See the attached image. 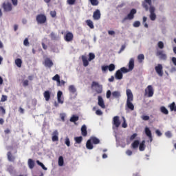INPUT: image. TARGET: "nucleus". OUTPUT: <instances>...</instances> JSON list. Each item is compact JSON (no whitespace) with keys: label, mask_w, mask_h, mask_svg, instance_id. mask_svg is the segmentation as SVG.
<instances>
[{"label":"nucleus","mask_w":176,"mask_h":176,"mask_svg":"<svg viewBox=\"0 0 176 176\" xmlns=\"http://www.w3.org/2000/svg\"><path fill=\"white\" fill-rule=\"evenodd\" d=\"M91 142H91L90 139L87 141V143H86L87 149L91 150L93 149V148H94V146H93V143Z\"/></svg>","instance_id":"b1692460"},{"label":"nucleus","mask_w":176,"mask_h":176,"mask_svg":"<svg viewBox=\"0 0 176 176\" xmlns=\"http://www.w3.org/2000/svg\"><path fill=\"white\" fill-rule=\"evenodd\" d=\"M113 98H119L120 97V92L119 91H115L111 93Z\"/></svg>","instance_id":"a878e982"},{"label":"nucleus","mask_w":176,"mask_h":176,"mask_svg":"<svg viewBox=\"0 0 176 176\" xmlns=\"http://www.w3.org/2000/svg\"><path fill=\"white\" fill-rule=\"evenodd\" d=\"M138 63H142V61L145 60V56L142 54H139L138 56Z\"/></svg>","instance_id":"2f4dec72"},{"label":"nucleus","mask_w":176,"mask_h":176,"mask_svg":"<svg viewBox=\"0 0 176 176\" xmlns=\"http://www.w3.org/2000/svg\"><path fill=\"white\" fill-rule=\"evenodd\" d=\"M111 96H112L111 90H108L106 94L107 98H111Z\"/></svg>","instance_id":"603ef678"},{"label":"nucleus","mask_w":176,"mask_h":176,"mask_svg":"<svg viewBox=\"0 0 176 176\" xmlns=\"http://www.w3.org/2000/svg\"><path fill=\"white\" fill-rule=\"evenodd\" d=\"M172 62L174 64V65L176 67V58L175 57L172 58Z\"/></svg>","instance_id":"774afa93"},{"label":"nucleus","mask_w":176,"mask_h":176,"mask_svg":"<svg viewBox=\"0 0 176 176\" xmlns=\"http://www.w3.org/2000/svg\"><path fill=\"white\" fill-rule=\"evenodd\" d=\"M12 1V5L14 6H17V5H18V1H17V0H11Z\"/></svg>","instance_id":"e2e57ef3"},{"label":"nucleus","mask_w":176,"mask_h":176,"mask_svg":"<svg viewBox=\"0 0 176 176\" xmlns=\"http://www.w3.org/2000/svg\"><path fill=\"white\" fill-rule=\"evenodd\" d=\"M108 68H109V71L110 72H112V71H115V65H113V63L110 64L109 66H108Z\"/></svg>","instance_id":"a19ab883"},{"label":"nucleus","mask_w":176,"mask_h":176,"mask_svg":"<svg viewBox=\"0 0 176 176\" xmlns=\"http://www.w3.org/2000/svg\"><path fill=\"white\" fill-rule=\"evenodd\" d=\"M50 15H51L52 17H56V16H57V13L56 12V11H51V12H50Z\"/></svg>","instance_id":"4d7b16f0"},{"label":"nucleus","mask_w":176,"mask_h":176,"mask_svg":"<svg viewBox=\"0 0 176 176\" xmlns=\"http://www.w3.org/2000/svg\"><path fill=\"white\" fill-rule=\"evenodd\" d=\"M91 87L92 89L93 87L95 88V91L98 94H101V93H102V85H100L98 82L95 81L92 82Z\"/></svg>","instance_id":"20e7f679"},{"label":"nucleus","mask_w":176,"mask_h":176,"mask_svg":"<svg viewBox=\"0 0 176 176\" xmlns=\"http://www.w3.org/2000/svg\"><path fill=\"white\" fill-rule=\"evenodd\" d=\"M58 164V166H60V167H62V166H64V158L63 157V156L59 157Z\"/></svg>","instance_id":"473e14b6"},{"label":"nucleus","mask_w":176,"mask_h":176,"mask_svg":"<svg viewBox=\"0 0 176 176\" xmlns=\"http://www.w3.org/2000/svg\"><path fill=\"white\" fill-rule=\"evenodd\" d=\"M155 69L159 76H163V65L162 64H158L155 66Z\"/></svg>","instance_id":"9d476101"},{"label":"nucleus","mask_w":176,"mask_h":176,"mask_svg":"<svg viewBox=\"0 0 176 176\" xmlns=\"http://www.w3.org/2000/svg\"><path fill=\"white\" fill-rule=\"evenodd\" d=\"M165 135H166L168 138H171V137H172L171 132L167 131V132L165 133Z\"/></svg>","instance_id":"6e6d98bb"},{"label":"nucleus","mask_w":176,"mask_h":176,"mask_svg":"<svg viewBox=\"0 0 176 176\" xmlns=\"http://www.w3.org/2000/svg\"><path fill=\"white\" fill-rule=\"evenodd\" d=\"M93 6H97L98 5V0H89Z\"/></svg>","instance_id":"c03bdc74"},{"label":"nucleus","mask_w":176,"mask_h":176,"mask_svg":"<svg viewBox=\"0 0 176 176\" xmlns=\"http://www.w3.org/2000/svg\"><path fill=\"white\" fill-rule=\"evenodd\" d=\"M52 140L53 141V142H56V141H58V131H54L53 132Z\"/></svg>","instance_id":"dca6fc26"},{"label":"nucleus","mask_w":176,"mask_h":176,"mask_svg":"<svg viewBox=\"0 0 176 176\" xmlns=\"http://www.w3.org/2000/svg\"><path fill=\"white\" fill-rule=\"evenodd\" d=\"M8 96L3 95L1 99V102H5V101H7Z\"/></svg>","instance_id":"864d4df0"},{"label":"nucleus","mask_w":176,"mask_h":176,"mask_svg":"<svg viewBox=\"0 0 176 176\" xmlns=\"http://www.w3.org/2000/svg\"><path fill=\"white\" fill-rule=\"evenodd\" d=\"M168 108H170V111H176L175 102H173L170 104H169Z\"/></svg>","instance_id":"f704fd0d"},{"label":"nucleus","mask_w":176,"mask_h":176,"mask_svg":"<svg viewBox=\"0 0 176 176\" xmlns=\"http://www.w3.org/2000/svg\"><path fill=\"white\" fill-rule=\"evenodd\" d=\"M86 23H87V25H88V27H89V28H91V30L94 28V24L93 23V21L90 19L87 20Z\"/></svg>","instance_id":"7c9ffc66"},{"label":"nucleus","mask_w":176,"mask_h":176,"mask_svg":"<svg viewBox=\"0 0 176 176\" xmlns=\"http://www.w3.org/2000/svg\"><path fill=\"white\" fill-rule=\"evenodd\" d=\"M23 86H24V87H27V86H28V80H25L23 82Z\"/></svg>","instance_id":"13d9d810"},{"label":"nucleus","mask_w":176,"mask_h":176,"mask_svg":"<svg viewBox=\"0 0 176 176\" xmlns=\"http://www.w3.org/2000/svg\"><path fill=\"white\" fill-rule=\"evenodd\" d=\"M89 140H91L92 144H94V145H97V144H100V140L98 138H97L96 137L92 136L90 138Z\"/></svg>","instance_id":"aec40b11"},{"label":"nucleus","mask_w":176,"mask_h":176,"mask_svg":"<svg viewBox=\"0 0 176 176\" xmlns=\"http://www.w3.org/2000/svg\"><path fill=\"white\" fill-rule=\"evenodd\" d=\"M64 39L66 42H72V41H74V34H72V32H68L64 36Z\"/></svg>","instance_id":"1a4fd4ad"},{"label":"nucleus","mask_w":176,"mask_h":176,"mask_svg":"<svg viewBox=\"0 0 176 176\" xmlns=\"http://www.w3.org/2000/svg\"><path fill=\"white\" fill-rule=\"evenodd\" d=\"M159 49H164V43L162 41H159L157 43Z\"/></svg>","instance_id":"37998d69"},{"label":"nucleus","mask_w":176,"mask_h":176,"mask_svg":"<svg viewBox=\"0 0 176 176\" xmlns=\"http://www.w3.org/2000/svg\"><path fill=\"white\" fill-rule=\"evenodd\" d=\"M156 56L159 57L160 60H167V55L164 54V51L163 50H157Z\"/></svg>","instance_id":"6e6552de"},{"label":"nucleus","mask_w":176,"mask_h":176,"mask_svg":"<svg viewBox=\"0 0 176 176\" xmlns=\"http://www.w3.org/2000/svg\"><path fill=\"white\" fill-rule=\"evenodd\" d=\"M36 163H37V164H38V166H41V167L43 168V170H47V168H46V166H45L43 163L40 162L39 160H37Z\"/></svg>","instance_id":"ea45409f"},{"label":"nucleus","mask_w":176,"mask_h":176,"mask_svg":"<svg viewBox=\"0 0 176 176\" xmlns=\"http://www.w3.org/2000/svg\"><path fill=\"white\" fill-rule=\"evenodd\" d=\"M96 58V55L91 52L89 54L88 61H91Z\"/></svg>","instance_id":"e433bc0d"},{"label":"nucleus","mask_w":176,"mask_h":176,"mask_svg":"<svg viewBox=\"0 0 176 176\" xmlns=\"http://www.w3.org/2000/svg\"><path fill=\"white\" fill-rule=\"evenodd\" d=\"M44 98L45 101H50V91H45L43 93Z\"/></svg>","instance_id":"5701e85b"},{"label":"nucleus","mask_w":176,"mask_h":176,"mask_svg":"<svg viewBox=\"0 0 176 176\" xmlns=\"http://www.w3.org/2000/svg\"><path fill=\"white\" fill-rule=\"evenodd\" d=\"M94 20H100L101 19V12H100V10H96L93 14Z\"/></svg>","instance_id":"2eb2a0df"},{"label":"nucleus","mask_w":176,"mask_h":176,"mask_svg":"<svg viewBox=\"0 0 176 176\" xmlns=\"http://www.w3.org/2000/svg\"><path fill=\"white\" fill-rule=\"evenodd\" d=\"M65 145H67V146H71V142L69 141V138H65Z\"/></svg>","instance_id":"79ce46f5"},{"label":"nucleus","mask_w":176,"mask_h":176,"mask_svg":"<svg viewBox=\"0 0 176 176\" xmlns=\"http://www.w3.org/2000/svg\"><path fill=\"white\" fill-rule=\"evenodd\" d=\"M98 104L100 108H102L103 109H105V103H104V99H102V97L99 96L98 97Z\"/></svg>","instance_id":"f8f14e48"},{"label":"nucleus","mask_w":176,"mask_h":176,"mask_svg":"<svg viewBox=\"0 0 176 176\" xmlns=\"http://www.w3.org/2000/svg\"><path fill=\"white\" fill-rule=\"evenodd\" d=\"M75 2H76V0H67L68 5H75Z\"/></svg>","instance_id":"8fccbe9b"},{"label":"nucleus","mask_w":176,"mask_h":176,"mask_svg":"<svg viewBox=\"0 0 176 176\" xmlns=\"http://www.w3.org/2000/svg\"><path fill=\"white\" fill-rule=\"evenodd\" d=\"M132 149H137L140 146V140H135L131 145Z\"/></svg>","instance_id":"4be33fe9"},{"label":"nucleus","mask_w":176,"mask_h":176,"mask_svg":"<svg viewBox=\"0 0 176 176\" xmlns=\"http://www.w3.org/2000/svg\"><path fill=\"white\" fill-rule=\"evenodd\" d=\"M142 8L145 9L146 12H148L149 10L150 15L149 18L151 21H155L156 20V14L155 12H156V8L155 6H152V0H144V1L142 4Z\"/></svg>","instance_id":"f257e3e1"},{"label":"nucleus","mask_w":176,"mask_h":176,"mask_svg":"<svg viewBox=\"0 0 176 176\" xmlns=\"http://www.w3.org/2000/svg\"><path fill=\"white\" fill-rule=\"evenodd\" d=\"M154 91H153V87L152 85H148L144 91V96L146 97L151 98L153 97Z\"/></svg>","instance_id":"39448f33"},{"label":"nucleus","mask_w":176,"mask_h":176,"mask_svg":"<svg viewBox=\"0 0 176 176\" xmlns=\"http://www.w3.org/2000/svg\"><path fill=\"white\" fill-rule=\"evenodd\" d=\"M74 140L76 141V144H81L82 141H83V138L82 136L76 137L74 138Z\"/></svg>","instance_id":"72a5a7b5"},{"label":"nucleus","mask_w":176,"mask_h":176,"mask_svg":"<svg viewBox=\"0 0 176 176\" xmlns=\"http://www.w3.org/2000/svg\"><path fill=\"white\" fill-rule=\"evenodd\" d=\"M142 120H149V116L143 115V116H142Z\"/></svg>","instance_id":"5fc2aeb1"},{"label":"nucleus","mask_w":176,"mask_h":176,"mask_svg":"<svg viewBox=\"0 0 176 176\" xmlns=\"http://www.w3.org/2000/svg\"><path fill=\"white\" fill-rule=\"evenodd\" d=\"M65 85V81H64V80H59V82H57V86H64Z\"/></svg>","instance_id":"de8ad7c7"},{"label":"nucleus","mask_w":176,"mask_h":176,"mask_svg":"<svg viewBox=\"0 0 176 176\" xmlns=\"http://www.w3.org/2000/svg\"><path fill=\"white\" fill-rule=\"evenodd\" d=\"M145 134L147 135V137H148V138H150L151 141H152V132L148 127L145 128Z\"/></svg>","instance_id":"412c9836"},{"label":"nucleus","mask_w":176,"mask_h":176,"mask_svg":"<svg viewBox=\"0 0 176 176\" xmlns=\"http://www.w3.org/2000/svg\"><path fill=\"white\" fill-rule=\"evenodd\" d=\"M63 97V91H58L57 93V99L59 104H64V98Z\"/></svg>","instance_id":"9b49d317"},{"label":"nucleus","mask_w":176,"mask_h":176,"mask_svg":"<svg viewBox=\"0 0 176 176\" xmlns=\"http://www.w3.org/2000/svg\"><path fill=\"white\" fill-rule=\"evenodd\" d=\"M140 25H141V22H140L139 21H136L133 23V27H135V28H137Z\"/></svg>","instance_id":"49530a36"},{"label":"nucleus","mask_w":176,"mask_h":176,"mask_svg":"<svg viewBox=\"0 0 176 176\" xmlns=\"http://www.w3.org/2000/svg\"><path fill=\"white\" fill-rule=\"evenodd\" d=\"M44 65L45 67H48V68H52L53 67V61L50 58H47L45 59Z\"/></svg>","instance_id":"ddd939ff"},{"label":"nucleus","mask_w":176,"mask_h":176,"mask_svg":"<svg viewBox=\"0 0 176 176\" xmlns=\"http://www.w3.org/2000/svg\"><path fill=\"white\" fill-rule=\"evenodd\" d=\"M96 114L98 115V116H101V115H102V111H96Z\"/></svg>","instance_id":"0e129e2a"},{"label":"nucleus","mask_w":176,"mask_h":176,"mask_svg":"<svg viewBox=\"0 0 176 176\" xmlns=\"http://www.w3.org/2000/svg\"><path fill=\"white\" fill-rule=\"evenodd\" d=\"M15 64L18 68H21V65L23 64V60L21 58H16L15 60Z\"/></svg>","instance_id":"c756f323"},{"label":"nucleus","mask_w":176,"mask_h":176,"mask_svg":"<svg viewBox=\"0 0 176 176\" xmlns=\"http://www.w3.org/2000/svg\"><path fill=\"white\" fill-rule=\"evenodd\" d=\"M81 135L82 137H87V127L86 125H82L81 127Z\"/></svg>","instance_id":"f3484780"},{"label":"nucleus","mask_w":176,"mask_h":176,"mask_svg":"<svg viewBox=\"0 0 176 176\" xmlns=\"http://www.w3.org/2000/svg\"><path fill=\"white\" fill-rule=\"evenodd\" d=\"M126 107L128 108V109H130L131 111H134V104L132 101L134 100V96H133V92H131V89H126Z\"/></svg>","instance_id":"f03ea898"},{"label":"nucleus","mask_w":176,"mask_h":176,"mask_svg":"<svg viewBox=\"0 0 176 176\" xmlns=\"http://www.w3.org/2000/svg\"><path fill=\"white\" fill-rule=\"evenodd\" d=\"M122 73L123 72V74H127V72H129V71H130L129 69H128L126 67H122L120 69H119Z\"/></svg>","instance_id":"a18cd8bd"},{"label":"nucleus","mask_w":176,"mask_h":176,"mask_svg":"<svg viewBox=\"0 0 176 176\" xmlns=\"http://www.w3.org/2000/svg\"><path fill=\"white\" fill-rule=\"evenodd\" d=\"M134 69V58H131L129 62V70L133 71Z\"/></svg>","instance_id":"6ab92c4d"},{"label":"nucleus","mask_w":176,"mask_h":176,"mask_svg":"<svg viewBox=\"0 0 176 176\" xmlns=\"http://www.w3.org/2000/svg\"><path fill=\"white\" fill-rule=\"evenodd\" d=\"M137 133H133L131 137H130V140L133 141V140H135V138L137 137Z\"/></svg>","instance_id":"bf43d9fd"},{"label":"nucleus","mask_w":176,"mask_h":176,"mask_svg":"<svg viewBox=\"0 0 176 176\" xmlns=\"http://www.w3.org/2000/svg\"><path fill=\"white\" fill-rule=\"evenodd\" d=\"M137 13V10L133 8L131 10L130 12L125 16L123 19V21H126V20H133L134 19V14Z\"/></svg>","instance_id":"423d86ee"},{"label":"nucleus","mask_w":176,"mask_h":176,"mask_svg":"<svg viewBox=\"0 0 176 176\" xmlns=\"http://www.w3.org/2000/svg\"><path fill=\"white\" fill-rule=\"evenodd\" d=\"M24 46H30V42L28 41V38H25L23 41Z\"/></svg>","instance_id":"3c124183"},{"label":"nucleus","mask_w":176,"mask_h":176,"mask_svg":"<svg viewBox=\"0 0 176 176\" xmlns=\"http://www.w3.org/2000/svg\"><path fill=\"white\" fill-rule=\"evenodd\" d=\"M79 120V117L76 116H73L71 118H70V122H78Z\"/></svg>","instance_id":"58836bf2"},{"label":"nucleus","mask_w":176,"mask_h":176,"mask_svg":"<svg viewBox=\"0 0 176 176\" xmlns=\"http://www.w3.org/2000/svg\"><path fill=\"white\" fill-rule=\"evenodd\" d=\"M139 150L141 152L145 151V140H143L140 144H139Z\"/></svg>","instance_id":"cd10ccee"},{"label":"nucleus","mask_w":176,"mask_h":176,"mask_svg":"<svg viewBox=\"0 0 176 176\" xmlns=\"http://www.w3.org/2000/svg\"><path fill=\"white\" fill-rule=\"evenodd\" d=\"M28 164L29 166V168H30L31 170H32V168L35 167V162H34L32 159L28 160Z\"/></svg>","instance_id":"393cba45"},{"label":"nucleus","mask_w":176,"mask_h":176,"mask_svg":"<svg viewBox=\"0 0 176 176\" xmlns=\"http://www.w3.org/2000/svg\"><path fill=\"white\" fill-rule=\"evenodd\" d=\"M52 80H55L57 83L60 82V75L56 74L53 78Z\"/></svg>","instance_id":"4c0bfd02"},{"label":"nucleus","mask_w":176,"mask_h":176,"mask_svg":"<svg viewBox=\"0 0 176 176\" xmlns=\"http://www.w3.org/2000/svg\"><path fill=\"white\" fill-rule=\"evenodd\" d=\"M108 66H102V71H103V72H106V71H108Z\"/></svg>","instance_id":"052dcab7"},{"label":"nucleus","mask_w":176,"mask_h":176,"mask_svg":"<svg viewBox=\"0 0 176 176\" xmlns=\"http://www.w3.org/2000/svg\"><path fill=\"white\" fill-rule=\"evenodd\" d=\"M82 60L84 67H87V65H89V60H87V57H86L85 56H82Z\"/></svg>","instance_id":"bb28decb"},{"label":"nucleus","mask_w":176,"mask_h":176,"mask_svg":"<svg viewBox=\"0 0 176 176\" xmlns=\"http://www.w3.org/2000/svg\"><path fill=\"white\" fill-rule=\"evenodd\" d=\"M126 153L128 156H131V155H133V151H131V150H127Z\"/></svg>","instance_id":"680f3d73"},{"label":"nucleus","mask_w":176,"mask_h":176,"mask_svg":"<svg viewBox=\"0 0 176 176\" xmlns=\"http://www.w3.org/2000/svg\"><path fill=\"white\" fill-rule=\"evenodd\" d=\"M113 124L115 127H119L120 126V120H119V116H116L113 118Z\"/></svg>","instance_id":"4468645a"},{"label":"nucleus","mask_w":176,"mask_h":176,"mask_svg":"<svg viewBox=\"0 0 176 176\" xmlns=\"http://www.w3.org/2000/svg\"><path fill=\"white\" fill-rule=\"evenodd\" d=\"M69 91H70V93H76V88H75V86L74 85H70L69 86Z\"/></svg>","instance_id":"c9c22d12"},{"label":"nucleus","mask_w":176,"mask_h":176,"mask_svg":"<svg viewBox=\"0 0 176 176\" xmlns=\"http://www.w3.org/2000/svg\"><path fill=\"white\" fill-rule=\"evenodd\" d=\"M116 79H118L120 80V79H123V73L120 70H117L115 74Z\"/></svg>","instance_id":"a211bd4d"},{"label":"nucleus","mask_w":176,"mask_h":176,"mask_svg":"<svg viewBox=\"0 0 176 176\" xmlns=\"http://www.w3.org/2000/svg\"><path fill=\"white\" fill-rule=\"evenodd\" d=\"M7 156H8V160H9V162H14V156H13L12 155V152L9 151L8 153H7Z\"/></svg>","instance_id":"c85d7f7f"},{"label":"nucleus","mask_w":176,"mask_h":176,"mask_svg":"<svg viewBox=\"0 0 176 176\" xmlns=\"http://www.w3.org/2000/svg\"><path fill=\"white\" fill-rule=\"evenodd\" d=\"M36 21L38 24H45L47 21V18L44 14H39L36 16Z\"/></svg>","instance_id":"7ed1b4c3"},{"label":"nucleus","mask_w":176,"mask_h":176,"mask_svg":"<svg viewBox=\"0 0 176 176\" xmlns=\"http://www.w3.org/2000/svg\"><path fill=\"white\" fill-rule=\"evenodd\" d=\"M155 133L157 134V135H158V137H161L162 135V132H160L159 130H156Z\"/></svg>","instance_id":"338daca9"},{"label":"nucleus","mask_w":176,"mask_h":176,"mask_svg":"<svg viewBox=\"0 0 176 176\" xmlns=\"http://www.w3.org/2000/svg\"><path fill=\"white\" fill-rule=\"evenodd\" d=\"M50 38L52 41H56V39H57V37L56 36V34H54V32H52L50 34Z\"/></svg>","instance_id":"09e8293b"},{"label":"nucleus","mask_w":176,"mask_h":176,"mask_svg":"<svg viewBox=\"0 0 176 176\" xmlns=\"http://www.w3.org/2000/svg\"><path fill=\"white\" fill-rule=\"evenodd\" d=\"M109 35H115V31L113 30H109L108 31Z\"/></svg>","instance_id":"69168bd1"},{"label":"nucleus","mask_w":176,"mask_h":176,"mask_svg":"<svg viewBox=\"0 0 176 176\" xmlns=\"http://www.w3.org/2000/svg\"><path fill=\"white\" fill-rule=\"evenodd\" d=\"M4 12H12L13 6L10 2H4L2 5Z\"/></svg>","instance_id":"0eeeda50"}]
</instances>
